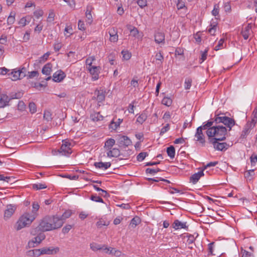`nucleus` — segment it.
I'll return each mask as SVG.
<instances>
[{"label":"nucleus","mask_w":257,"mask_h":257,"mask_svg":"<svg viewBox=\"0 0 257 257\" xmlns=\"http://www.w3.org/2000/svg\"><path fill=\"white\" fill-rule=\"evenodd\" d=\"M208 51V49H206L205 50L204 52H201V57L200 58L201 61L200 62V63H202L204 61H205L206 59Z\"/></svg>","instance_id":"5fc2aeb1"},{"label":"nucleus","mask_w":257,"mask_h":257,"mask_svg":"<svg viewBox=\"0 0 257 257\" xmlns=\"http://www.w3.org/2000/svg\"><path fill=\"white\" fill-rule=\"evenodd\" d=\"M65 77V73L61 70H59L53 74V80L55 82H59L62 81Z\"/></svg>","instance_id":"1a4fd4ad"},{"label":"nucleus","mask_w":257,"mask_h":257,"mask_svg":"<svg viewBox=\"0 0 257 257\" xmlns=\"http://www.w3.org/2000/svg\"><path fill=\"white\" fill-rule=\"evenodd\" d=\"M219 4H215L214 5L213 10L212 11V14L214 16H218L219 14Z\"/></svg>","instance_id":"49530a36"},{"label":"nucleus","mask_w":257,"mask_h":257,"mask_svg":"<svg viewBox=\"0 0 257 257\" xmlns=\"http://www.w3.org/2000/svg\"><path fill=\"white\" fill-rule=\"evenodd\" d=\"M12 75V80L13 81H16L18 79H22L21 75V72L18 71V70H14L11 73Z\"/></svg>","instance_id":"a878e982"},{"label":"nucleus","mask_w":257,"mask_h":257,"mask_svg":"<svg viewBox=\"0 0 257 257\" xmlns=\"http://www.w3.org/2000/svg\"><path fill=\"white\" fill-rule=\"evenodd\" d=\"M42 254H53L57 253L59 251V248H54L53 247H43L41 248Z\"/></svg>","instance_id":"2eb2a0df"},{"label":"nucleus","mask_w":257,"mask_h":257,"mask_svg":"<svg viewBox=\"0 0 257 257\" xmlns=\"http://www.w3.org/2000/svg\"><path fill=\"white\" fill-rule=\"evenodd\" d=\"M117 142L119 147H127L132 145V142L130 138L125 136L118 135Z\"/></svg>","instance_id":"423d86ee"},{"label":"nucleus","mask_w":257,"mask_h":257,"mask_svg":"<svg viewBox=\"0 0 257 257\" xmlns=\"http://www.w3.org/2000/svg\"><path fill=\"white\" fill-rule=\"evenodd\" d=\"M62 221L58 216H46L40 221L38 226L39 230L43 232L51 231L61 227Z\"/></svg>","instance_id":"f257e3e1"},{"label":"nucleus","mask_w":257,"mask_h":257,"mask_svg":"<svg viewBox=\"0 0 257 257\" xmlns=\"http://www.w3.org/2000/svg\"><path fill=\"white\" fill-rule=\"evenodd\" d=\"M116 57V52H112L109 54L107 56V58L109 62L111 65L114 64V61Z\"/></svg>","instance_id":"7c9ffc66"},{"label":"nucleus","mask_w":257,"mask_h":257,"mask_svg":"<svg viewBox=\"0 0 257 257\" xmlns=\"http://www.w3.org/2000/svg\"><path fill=\"white\" fill-rule=\"evenodd\" d=\"M122 121V119L119 118L117 122L112 121L110 124V127L113 130H115L119 126L120 123Z\"/></svg>","instance_id":"79ce46f5"},{"label":"nucleus","mask_w":257,"mask_h":257,"mask_svg":"<svg viewBox=\"0 0 257 257\" xmlns=\"http://www.w3.org/2000/svg\"><path fill=\"white\" fill-rule=\"evenodd\" d=\"M137 4L141 8H143L147 6V0H138Z\"/></svg>","instance_id":"e2e57ef3"},{"label":"nucleus","mask_w":257,"mask_h":257,"mask_svg":"<svg viewBox=\"0 0 257 257\" xmlns=\"http://www.w3.org/2000/svg\"><path fill=\"white\" fill-rule=\"evenodd\" d=\"M107 156L109 158L118 157L120 155V150L116 148H112L107 151Z\"/></svg>","instance_id":"f3484780"},{"label":"nucleus","mask_w":257,"mask_h":257,"mask_svg":"<svg viewBox=\"0 0 257 257\" xmlns=\"http://www.w3.org/2000/svg\"><path fill=\"white\" fill-rule=\"evenodd\" d=\"M206 134L210 143H216V141H221L225 140L227 129L223 125L213 126L207 130Z\"/></svg>","instance_id":"f03ea898"},{"label":"nucleus","mask_w":257,"mask_h":257,"mask_svg":"<svg viewBox=\"0 0 257 257\" xmlns=\"http://www.w3.org/2000/svg\"><path fill=\"white\" fill-rule=\"evenodd\" d=\"M250 130L244 126L243 130L241 132L240 139H245L247 136L249 134Z\"/></svg>","instance_id":"a19ab883"},{"label":"nucleus","mask_w":257,"mask_h":257,"mask_svg":"<svg viewBox=\"0 0 257 257\" xmlns=\"http://www.w3.org/2000/svg\"><path fill=\"white\" fill-rule=\"evenodd\" d=\"M210 27H211L208 29V32L210 35L213 36L215 35V33L216 30L217 24H211Z\"/></svg>","instance_id":"c03bdc74"},{"label":"nucleus","mask_w":257,"mask_h":257,"mask_svg":"<svg viewBox=\"0 0 257 257\" xmlns=\"http://www.w3.org/2000/svg\"><path fill=\"white\" fill-rule=\"evenodd\" d=\"M90 199L95 202L101 203L103 202V199L99 196H97L96 195H92L90 197Z\"/></svg>","instance_id":"09e8293b"},{"label":"nucleus","mask_w":257,"mask_h":257,"mask_svg":"<svg viewBox=\"0 0 257 257\" xmlns=\"http://www.w3.org/2000/svg\"><path fill=\"white\" fill-rule=\"evenodd\" d=\"M93 8L91 6H87L86 7V11L85 12V16L86 18V22L89 25H91L93 22L92 16L91 14V12Z\"/></svg>","instance_id":"4468645a"},{"label":"nucleus","mask_w":257,"mask_h":257,"mask_svg":"<svg viewBox=\"0 0 257 257\" xmlns=\"http://www.w3.org/2000/svg\"><path fill=\"white\" fill-rule=\"evenodd\" d=\"M254 170H249L244 173L245 177L250 180L252 179V177L254 176Z\"/></svg>","instance_id":"ea45409f"},{"label":"nucleus","mask_w":257,"mask_h":257,"mask_svg":"<svg viewBox=\"0 0 257 257\" xmlns=\"http://www.w3.org/2000/svg\"><path fill=\"white\" fill-rule=\"evenodd\" d=\"M44 14V12L42 10H39L34 12V15L37 19H39L42 17Z\"/></svg>","instance_id":"4d7b16f0"},{"label":"nucleus","mask_w":257,"mask_h":257,"mask_svg":"<svg viewBox=\"0 0 257 257\" xmlns=\"http://www.w3.org/2000/svg\"><path fill=\"white\" fill-rule=\"evenodd\" d=\"M87 69L91 74L93 80L95 81L99 78V74L101 70L100 67L93 66L90 67H87Z\"/></svg>","instance_id":"0eeeda50"},{"label":"nucleus","mask_w":257,"mask_h":257,"mask_svg":"<svg viewBox=\"0 0 257 257\" xmlns=\"http://www.w3.org/2000/svg\"><path fill=\"white\" fill-rule=\"evenodd\" d=\"M39 75V73L37 71H33L30 72H29L28 77L29 78H33L35 77L38 76Z\"/></svg>","instance_id":"69168bd1"},{"label":"nucleus","mask_w":257,"mask_h":257,"mask_svg":"<svg viewBox=\"0 0 257 257\" xmlns=\"http://www.w3.org/2000/svg\"><path fill=\"white\" fill-rule=\"evenodd\" d=\"M256 123V122H253L252 120H251L250 121H248L245 125V126L250 131V130L255 126Z\"/></svg>","instance_id":"052dcab7"},{"label":"nucleus","mask_w":257,"mask_h":257,"mask_svg":"<svg viewBox=\"0 0 257 257\" xmlns=\"http://www.w3.org/2000/svg\"><path fill=\"white\" fill-rule=\"evenodd\" d=\"M162 103L165 105L169 106L172 103V100L169 97H164L162 100Z\"/></svg>","instance_id":"58836bf2"},{"label":"nucleus","mask_w":257,"mask_h":257,"mask_svg":"<svg viewBox=\"0 0 257 257\" xmlns=\"http://www.w3.org/2000/svg\"><path fill=\"white\" fill-rule=\"evenodd\" d=\"M94 165L96 168H104L105 169H107L110 167L111 163L110 162H95Z\"/></svg>","instance_id":"5701e85b"},{"label":"nucleus","mask_w":257,"mask_h":257,"mask_svg":"<svg viewBox=\"0 0 257 257\" xmlns=\"http://www.w3.org/2000/svg\"><path fill=\"white\" fill-rule=\"evenodd\" d=\"M16 210V207L15 206L10 204L7 206V209L5 211L4 213V219L7 220L9 219L14 213Z\"/></svg>","instance_id":"6e6552de"},{"label":"nucleus","mask_w":257,"mask_h":257,"mask_svg":"<svg viewBox=\"0 0 257 257\" xmlns=\"http://www.w3.org/2000/svg\"><path fill=\"white\" fill-rule=\"evenodd\" d=\"M251 165H254L257 162V155L255 154H253L250 158Z\"/></svg>","instance_id":"0e129e2a"},{"label":"nucleus","mask_w":257,"mask_h":257,"mask_svg":"<svg viewBox=\"0 0 257 257\" xmlns=\"http://www.w3.org/2000/svg\"><path fill=\"white\" fill-rule=\"evenodd\" d=\"M141 221L140 217L138 216H135L131 220L130 225L132 227L135 228L137 225L141 223Z\"/></svg>","instance_id":"cd10ccee"},{"label":"nucleus","mask_w":257,"mask_h":257,"mask_svg":"<svg viewBox=\"0 0 257 257\" xmlns=\"http://www.w3.org/2000/svg\"><path fill=\"white\" fill-rule=\"evenodd\" d=\"M160 171L161 170L159 168H157L156 169L147 168L146 170V173L149 174H155Z\"/></svg>","instance_id":"13d9d810"},{"label":"nucleus","mask_w":257,"mask_h":257,"mask_svg":"<svg viewBox=\"0 0 257 257\" xmlns=\"http://www.w3.org/2000/svg\"><path fill=\"white\" fill-rule=\"evenodd\" d=\"M72 146L73 145L71 143L66 141H63L59 152L63 155H69L72 153L71 148Z\"/></svg>","instance_id":"39448f33"},{"label":"nucleus","mask_w":257,"mask_h":257,"mask_svg":"<svg viewBox=\"0 0 257 257\" xmlns=\"http://www.w3.org/2000/svg\"><path fill=\"white\" fill-rule=\"evenodd\" d=\"M213 145V147L215 149L218 151H223L226 150L228 145L226 143H218L216 141V143H212Z\"/></svg>","instance_id":"a211bd4d"},{"label":"nucleus","mask_w":257,"mask_h":257,"mask_svg":"<svg viewBox=\"0 0 257 257\" xmlns=\"http://www.w3.org/2000/svg\"><path fill=\"white\" fill-rule=\"evenodd\" d=\"M186 222H181L180 220L176 219L174 220L172 224V227L176 230L181 229H186L188 228Z\"/></svg>","instance_id":"9d476101"},{"label":"nucleus","mask_w":257,"mask_h":257,"mask_svg":"<svg viewBox=\"0 0 257 257\" xmlns=\"http://www.w3.org/2000/svg\"><path fill=\"white\" fill-rule=\"evenodd\" d=\"M195 137L197 139V141L199 142L203 145H204L205 143V136L203 132L201 131V128L199 129L197 128Z\"/></svg>","instance_id":"f8f14e48"},{"label":"nucleus","mask_w":257,"mask_h":257,"mask_svg":"<svg viewBox=\"0 0 257 257\" xmlns=\"http://www.w3.org/2000/svg\"><path fill=\"white\" fill-rule=\"evenodd\" d=\"M155 41L158 44L165 43V34L162 32H157L155 34Z\"/></svg>","instance_id":"6ab92c4d"},{"label":"nucleus","mask_w":257,"mask_h":257,"mask_svg":"<svg viewBox=\"0 0 257 257\" xmlns=\"http://www.w3.org/2000/svg\"><path fill=\"white\" fill-rule=\"evenodd\" d=\"M203 170L199 171L198 173L193 174L190 178V182L193 184H196L201 177L204 176Z\"/></svg>","instance_id":"dca6fc26"},{"label":"nucleus","mask_w":257,"mask_h":257,"mask_svg":"<svg viewBox=\"0 0 257 257\" xmlns=\"http://www.w3.org/2000/svg\"><path fill=\"white\" fill-rule=\"evenodd\" d=\"M15 13L13 12H11L10 16H9L7 20V23L8 25L13 24L15 21Z\"/></svg>","instance_id":"4c0bfd02"},{"label":"nucleus","mask_w":257,"mask_h":257,"mask_svg":"<svg viewBox=\"0 0 257 257\" xmlns=\"http://www.w3.org/2000/svg\"><path fill=\"white\" fill-rule=\"evenodd\" d=\"M156 60L159 62L157 63L158 64H162L164 60V57L161 52L157 53L155 55Z\"/></svg>","instance_id":"e433bc0d"},{"label":"nucleus","mask_w":257,"mask_h":257,"mask_svg":"<svg viewBox=\"0 0 257 257\" xmlns=\"http://www.w3.org/2000/svg\"><path fill=\"white\" fill-rule=\"evenodd\" d=\"M223 8H224V10L225 12L230 13L231 10L230 3H229V2L225 3L224 4Z\"/></svg>","instance_id":"6e6d98bb"},{"label":"nucleus","mask_w":257,"mask_h":257,"mask_svg":"<svg viewBox=\"0 0 257 257\" xmlns=\"http://www.w3.org/2000/svg\"><path fill=\"white\" fill-rule=\"evenodd\" d=\"M108 33L110 36L109 40L111 42H116L118 41V35L116 29L115 28H111L109 30Z\"/></svg>","instance_id":"9b49d317"},{"label":"nucleus","mask_w":257,"mask_h":257,"mask_svg":"<svg viewBox=\"0 0 257 257\" xmlns=\"http://www.w3.org/2000/svg\"><path fill=\"white\" fill-rule=\"evenodd\" d=\"M147 118V114L145 112L142 113L137 118V121L142 124Z\"/></svg>","instance_id":"2f4dec72"},{"label":"nucleus","mask_w":257,"mask_h":257,"mask_svg":"<svg viewBox=\"0 0 257 257\" xmlns=\"http://www.w3.org/2000/svg\"><path fill=\"white\" fill-rule=\"evenodd\" d=\"M40 206L38 203L34 202L32 204V213H30L31 215H35V218L38 216L37 211L39 209Z\"/></svg>","instance_id":"bb28decb"},{"label":"nucleus","mask_w":257,"mask_h":257,"mask_svg":"<svg viewBox=\"0 0 257 257\" xmlns=\"http://www.w3.org/2000/svg\"><path fill=\"white\" fill-rule=\"evenodd\" d=\"M78 29L82 31L85 30V24L83 21L79 20L78 23Z\"/></svg>","instance_id":"680f3d73"},{"label":"nucleus","mask_w":257,"mask_h":257,"mask_svg":"<svg viewBox=\"0 0 257 257\" xmlns=\"http://www.w3.org/2000/svg\"><path fill=\"white\" fill-rule=\"evenodd\" d=\"M72 228V225L70 224H67L65 225L62 230V232L64 234H66L68 233V232L71 230V229Z\"/></svg>","instance_id":"864d4df0"},{"label":"nucleus","mask_w":257,"mask_h":257,"mask_svg":"<svg viewBox=\"0 0 257 257\" xmlns=\"http://www.w3.org/2000/svg\"><path fill=\"white\" fill-rule=\"evenodd\" d=\"M121 54L122 55V58L124 60H128L131 57V53L127 51L122 50L121 51Z\"/></svg>","instance_id":"37998d69"},{"label":"nucleus","mask_w":257,"mask_h":257,"mask_svg":"<svg viewBox=\"0 0 257 257\" xmlns=\"http://www.w3.org/2000/svg\"><path fill=\"white\" fill-rule=\"evenodd\" d=\"M95 94L96 95V100L99 102L103 101L105 97V92L103 90H98L95 91Z\"/></svg>","instance_id":"aec40b11"},{"label":"nucleus","mask_w":257,"mask_h":257,"mask_svg":"<svg viewBox=\"0 0 257 257\" xmlns=\"http://www.w3.org/2000/svg\"><path fill=\"white\" fill-rule=\"evenodd\" d=\"M31 17L30 16H28L21 18L19 22V24L21 26L24 27L26 25L28 24L31 22Z\"/></svg>","instance_id":"393cba45"},{"label":"nucleus","mask_w":257,"mask_h":257,"mask_svg":"<svg viewBox=\"0 0 257 257\" xmlns=\"http://www.w3.org/2000/svg\"><path fill=\"white\" fill-rule=\"evenodd\" d=\"M251 32V26L250 24H248L247 26L242 28L241 34L243 38L245 40H247Z\"/></svg>","instance_id":"ddd939ff"},{"label":"nucleus","mask_w":257,"mask_h":257,"mask_svg":"<svg viewBox=\"0 0 257 257\" xmlns=\"http://www.w3.org/2000/svg\"><path fill=\"white\" fill-rule=\"evenodd\" d=\"M109 224V221L105 220L103 219L99 220L97 223L96 225L98 227L101 228L103 226H107Z\"/></svg>","instance_id":"72a5a7b5"},{"label":"nucleus","mask_w":257,"mask_h":257,"mask_svg":"<svg viewBox=\"0 0 257 257\" xmlns=\"http://www.w3.org/2000/svg\"><path fill=\"white\" fill-rule=\"evenodd\" d=\"M52 71V64L48 63L42 68V73L46 75H49Z\"/></svg>","instance_id":"4be33fe9"},{"label":"nucleus","mask_w":257,"mask_h":257,"mask_svg":"<svg viewBox=\"0 0 257 257\" xmlns=\"http://www.w3.org/2000/svg\"><path fill=\"white\" fill-rule=\"evenodd\" d=\"M43 117L47 121H51L52 119V113L49 110H45L44 113Z\"/></svg>","instance_id":"c9c22d12"},{"label":"nucleus","mask_w":257,"mask_h":257,"mask_svg":"<svg viewBox=\"0 0 257 257\" xmlns=\"http://www.w3.org/2000/svg\"><path fill=\"white\" fill-rule=\"evenodd\" d=\"M29 108L30 109V111L32 113H34L37 111L36 105L34 102H30L29 105Z\"/></svg>","instance_id":"8fccbe9b"},{"label":"nucleus","mask_w":257,"mask_h":257,"mask_svg":"<svg viewBox=\"0 0 257 257\" xmlns=\"http://www.w3.org/2000/svg\"><path fill=\"white\" fill-rule=\"evenodd\" d=\"M195 238L193 235L190 234L188 236L187 243L188 245L192 244L195 241Z\"/></svg>","instance_id":"bf43d9fd"},{"label":"nucleus","mask_w":257,"mask_h":257,"mask_svg":"<svg viewBox=\"0 0 257 257\" xmlns=\"http://www.w3.org/2000/svg\"><path fill=\"white\" fill-rule=\"evenodd\" d=\"M214 121L216 124L222 123L229 128V131H230L232 127L235 124L234 119L225 116L223 113L215 114Z\"/></svg>","instance_id":"20e7f679"},{"label":"nucleus","mask_w":257,"mask_h":257,"mask_svg":"<svg viewBox=\"0 0 257 257\" xmlns=\"http://www.w3.org/2000/svg\"><path fill=\"white\" fill-rule=\"evenodd\" d=\"M148 155L146 152H141L137 156V160L139 162L143 161L145 158Z\"/></svg>","instance_id":"a18cd8bd"},{"label":"nucleus","mask_w":257,"mask_h":257,"mask_svg":"<svg viewBox=\"0 0 257 257\" xmlns=\"http://www.w3.org/2000/svg\"><path fill=\"white\" fill-rule=\"evenodd\" d=\"M47 188V185L45 184L38 183L34 184L32 185V188L35 190H40L42 189H45Z\"/></svg>","instance_id":"f704fd0d"},{"label":"nucleus","mask_w":257,"mask_h":257,"mask_svg":"<svg viewBox=\"0 0 257 257\" xmlns=\"http://www.w3.org/2000/svg\"><path fill=\"white\" fill-rule=\"evenodd\" d=\"M252 115H253V118L251 119V120H252V121L253 122H257V106L255 107V108H254V109L252 112Z\"/></svg>","instance_id":"338daca9"},{"label":"nucleus","mask_w":257,"mask_h":257,"mask_svg":"<svg viewBox=\"0 0 257 257\" xmlns=\"http://www.w3.org/2000/svg\"><path fill=\"white\" fill-rule=\"evenodd\" d=\"M242 257H253V255L251 253L246 250H244L242 251Z\"/></svg>","instance_id":"774afa93"},{"label":"nucleus","mask_w":257,"mask_h":257,"mask_svg":"<svg viewBox=\"0 0 257 257\" xmlns=\"http://www.w3.org/2000/svg\"><path fill=\"white\" fill-rule=\"evenodd\" d=\"M167 153L168 155L171 158L173 159L175 155V148L173 146H171L167 148Z\"/></svg>","instance_id":"c756f323"},{"label":"nucleus","mask_w":257,"mask_h":257,"mask_svg":"<svg viewBox=\"0 0 257 257\" xmlns=\"http://www.w3.org/2000/svg\"><path fill=\"white\" fill-rule=\"evenodd\" d=\"M13 180L14 178H12L11 177H7L5 176L4 175H0V180L1 181H4L5 182H7L8 183L11 182Z\"/></svg>","instance_id":"3c124183"},{"label":"nucleus","mask_w":257,"mask_h":257,"mask_svg":"<svg viewBox=\"0 0 257 257\" xmlns=\"http://www.w3.org/2000/svg\"><path fill=\"white\" fill-rule=\"evenodd\" d=\"M169 129H170V125L169 123H167L166 124V125L165 126H164L162 128L160 133V136L163 135L165 133L168 132L169 130Z\"/></svg>","instance_id":"603ef678"},{"label":"nucleus","mask_w":257,"mask_h":257,"mask_svg":"<svg viewBox=\"0 0 257 257\" xmlns=\"http://www.w3.org/2000/svg\"><path fill=\"white\" fill-rule=\"evenodd\" d=\"M45 238V235L44 234H40L36 237L32 239L34 241L35 243L37 244H39Z\"/></svg>","instance_id":"473e14b6"},{"label":"nucleus","mask_w":257,"mask_h":257,"mask_svg":"<svg viewBox=\"0 0 257 257\" xmlns=\"http://www.w3.org/2000/svg\"><path fill=\"white\" fill-rule=\"evenodd\" d=\"M90 248L94 251H96L98 250H100L103 249L104 247V245H101L100 244H97L96 243H91L90 244Z\"/></svg>","instance_id":"c85d7f7f"},{"label":"nucleus","mask_w":257,"mask_h":257,"mask_svg":"<svg viewBox=\"0 0 257 257\" xmlns=\"http://www.w3.org/2000/svg\"><path fill=\"white\" fill-rule=\"evenodd\" d=\"M72 213L73 211L71 210H67L63 213V214L60 217L59 216V219H61L62 221L63 224L64 223V221L66 219L70 217L72 214Z\"/></svg>","instance_id":"b1692460"},{"label":"nucleus","mask_w":257,"mask_h":257,"mask_svg":"<svg viewBox=\"0 0 257 257\" xmlns=\"http://www.w3.org/2000/svg\"><path fill=\"white\" fill-rule=\"evenodd\" d=\"M192 79L190 78H187L185 79L184 87L186 89H189L191 86Z\"/></svg>","instance_id":"de8ad7c7"},{"label":"nucleus","mask_w":257,"mask_h":257,"mask_svg":"<svg viewBox=\"0 0 257 257\" xmlns=\"http://www.w3.org/2000/svg\"><path fill=\"white\" fill-rule=\"evenodd\" d=\"M115 141L113 139L109 138L105 141L104 149L108 151L112 148L113 146L115 145Z\"/></svg>","instance_id":"412c9836"},{"label":"nucleus","mask_w":257,"mask_h":257,"mask_svg":"<svg viewBox=\"0 0 257 257\" xmlns=\"http://www.w3.org/2000/svg\"><path fill=\"white\" fill-rule=\"evenodd\" d=\"M35 219V215H31L28 212L24 213L16 223V229L19 230L29 226Z\"/></svg>","instance_id":"7ed1b4c3"}]
</instances>
